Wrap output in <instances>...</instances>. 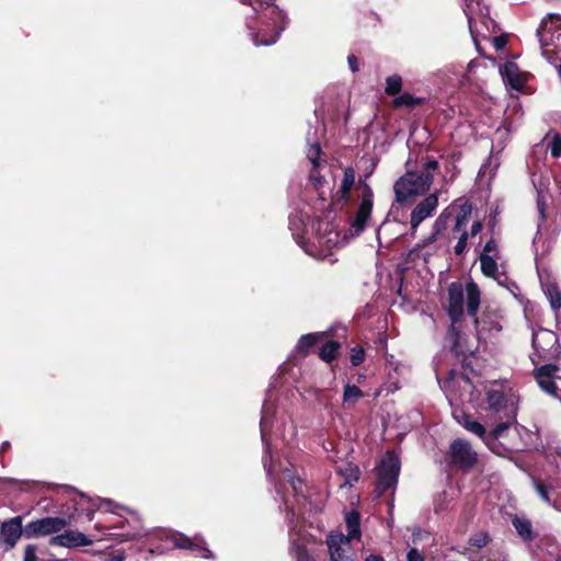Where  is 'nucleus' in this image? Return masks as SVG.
I'll return each mask as SVG.
<instances>
[{"label":"nucleus","mask_w":561,"mask_h":561,"mask_svg":"<svg viewBox=\"0 0 561 561\" xmlns=\"http://www.w3.org/2000/svg\"><path fill=\"white\" fill-rule=\"evenodd\" d=\"M470 2H472V3H474V2H476V4H479V1H476V0H466V4H467V3H470ZM471 7H473V4H471ZM471 10L473 11V8H471Z\"/></svg>","instance_id":"13d9d810"},{"label":"nucleus","mask_w":561,"mask_h":561,"mask_svg":"<svg viewBox=\"0 0 561 561\" xmlns=\"http://www.w3.org/2000/svg\"><path fill=\"white\" fill-rule=\"evenodd\" d=\"M123 560H124V559H123V557H122V556H119V554H117V556H113V557L110 559V561H123Z\"/></svg>","instance_id":"4d7b16f0"},{"label":"nucleus","mask_w":561,"mask_h":561,"mask_svg":"<svg viewBox=\"0 0 561 561\" xmlns=\"http://www.w3.org/2000/svg\"><path fill=\"white\" fill-rule=\"evenodd\" d=\"M360 516L357 512L352 511L348 512L345 516V524L347 528V535H344V538H350V540L360 539V529H359Z\"/></svg>","instance_id":"393cba45"},{"label":"nucleus","mask_w":561,"mask_h":561,"mask_svg":"<svg viewBox=\"0 0 561 561\" xmlns=\"http://www.w3.org/2000/svg\"><path fill=\"white\" fill-rule=\"evenodd\" d=\"M350 538H344L342 533H331L327 538V545L331 561H355L356 554Z\"/></svg>","instance_id":"1a4fd4ad"},{"label":"nucleus","mask_w":561,"mask_h":561,"mask_svg":"<svg viewBox=\"0 0 561 561\" xmlns=\"http://www.w3.org/2000/svg\"><path fill=\"white\" fill-rule=\"evenodd\" d=\"M478 339H485V332H499L502 325L496 316L484 314L481 320L476 319Z\"/></svg>","instance_id":"412c9836"},{"label":"nucleus","mask_w":561,"mask_h":561,"mask_svg":"<svg viewBox=\"0 0 561 561\" xmlns=\"http://www.w3.org/2000/svg\"><path fill=\"white\" fill-rule=\"evenodd\" d=\"M492 43H493V46L500 50L502 49L503 47H505V45L507 44V39L505 36L501 35V36H495L492 38Z\"/></svg>","instance_id":"c03bdc74"},{"label":"nucleus","mask_w":561,"mask_h":561,"mask_svg":"<svg viewBox=\"0 0 561 561\" xmlns=\"http://www.w3.org/2000/svg\"><path fill=\"white\" fill-rule=\"evenodd\" d=\"M347 61H348L351 70L353 72H357L358 71L357 58L354 55H351V56H348Z\"/></svg>","instance_id":"3c124183"},{"label":"nucleus","mask_w":561,"mask_h":561,"mask_svg":"<svg viewBox=\"0 0 561 561\" xmlns=\"http://www.w3.org/2000/svg\"><path fill=\"white\" fill-rule=\"evenodd\" d=\"M408 561H423V554L415 548H412L407 556Z\"/></svg>","instance_id":"37998d69"},{"label":"nucleus","mask_w":561,"mask_h":561,"mask_svg":"<svg viewBox=\"0 0 561 561\" xmlns=\"http://www.w3.org/2000/svg\"><path fill=\"white\" fill-rule=\"evenodd\" d=\"M533 347L539 358H554L559 354L558 336L550 330L539 329L533 333Z\"/></svg>","instance_id":"0eeeda50"},{"label":"nucleus","mask_w":561,"mask_h":561,"mask_svg":"<svg viewBox=\"0 0 561 561\" xmlns=\"http://www.w3.org/2000/svg\"><path fill=\"white\" fill-rule=\"evenodd\" d=\"M536 490H537L538 494L540 495V497L543 501L550 503L548 490L546 489V486L543 484L537 483L536 484Z\"/></svg>","instance_id":"49530a36"},{"label":"nucleus","mask_w":561,"mask_h":561,"mask_svg":"<svg viewBox=\"0 0 561 561\" xmlns=\"http://www.w3.org/2000/svg\"><path fill=\"white\" fill-rule=\"evenodd\" d=\"M421 101H422L421 99L414 98L413 95H411L409 93H404L393 100V105L396 107H401V106L413 107V106L420 104Z\"/></svg>","instance_id":"f704fd0d"},{"label":"nucleus","mask_w":561,"mask_h":561,"mask_svg":"<svg viewBox=\"0 0 561 561\" xmlns=\"http://www.w3.org/2000/svg\"><path fill=\"white\" fill-rule=\"evenodd\" d=\"M172 540L176 548L199 551L201 556L205 559L213 558V552L204 547L205 541L199 537L188 538L183 534H175Z\"/></svg>","instance_id":"dca6fc26"},{"label":"nucleus","mask_w":561,"mask_h":561,"mask_svg":"<svg viewBox=\"0 0 561 561\" xmlns=\"http://www.w3.org/2000/svg\"><path fill=\"white\" fill-rule=\"evenodd\" d=\"M466 295L468 314L471 317H476L480 306V289L478 285L473 282L467 283Z\"/></svg>","instance_id":"b1692460"},{"label":"nucleus","mask_w":561,"mask_h":561,"mask_svg":"<svg viewBox=\"0 0 561 561\" xmlns=\"http://www.w3.org/2000/svg\"><path fill=\"white\" fill-rule=\"evenodd\" d=\"M471 4H472V2L467 3V10H465V11L468 16V23H469V28H470L472 39L477 46V49L479 50V38L480 37L483 39L488 38V35L483 32L482 27H485L489 31V23L492 24L493 21L488 18H480L479 21L473 19Z\"/></svg>","instance_id":"a211bd4d"},{"label":"nucleus","mask_w":561,"mask_h":561,"mask_svg":"<svg viewBox=\"0 0 561 561\" xmlns=\"http://www.w3.org/2000/svg\"><path fill=\"white\" fill-rule=\"evenodd\" d=\"M513 525L520 537L525 540H530L531 537V523L524 517H514Z\"/></svg>","instance_id":"7c9ffc66"},{"label":"nucleus","mask_w":561,"mask_h":561,"mask_svg":"<svg viewBox=\"0 0 561 561\" xmlns=\"http://www.w3.org/2000/svg\"><path fill=\"white\" fill-rule=\"evenodd\" d=\"M310 181L313 184L316 190H319L322 186L323 179L317 172L312 171L310 174Z\"/></svg>","instance_id":"a18cd8bd"},{"label":"nucleus","mask_w":561,"mask_h":561,"mask_svg":"<svg viewBox=\"0 0 561 561\" xmlns=\"http://www.w3.org/2000/svg\"><path fill=\"white\" fill-rule=\"evenodd\" d=\"M263 465L267 474L270 476L272 473V459L270 446L267 444H265V456L263 458Z\"/></svg>","instance_id":"a19ab883"},{"label":"nucleus","mask_w":561,"mask_h":561,"mask_svg":"<svg viewBox=\"0 0 561 561\" xmlns=\"http://www.w3.org/2000/svg\"><path fill=\"white\" fill-rule=\"evenodd\" d=\"M482 227V222L478 220L471 225L470 232H468L466 228H463L462 231H457L458 233H460V236L458 237V241L454 248L455 254L462 255L463 253H466L468 249L469 237L473 239L481 232Z\"/></svg>","instance_id":"aec40b11"},{"label":"nucleus","mask_w":561,"mask_h":561,"mask_svg":"<svg viewBox=\"0 0 561 561\" xmlns=\"http://www.w3.org/2000/svg\"><path fill=\"white\" fill-rule=\"evenodd\" d=\"M24 561H37L36 548L34 546H27L24 553Z\"/></svg>","instance_id":"79ce46f5"},{"label":"nucleus","mask_w":561,"mask_h":561,"mask_svg":"<svg viewBox=\"0 0 561 561\" xmlns=\"http://www.w3.org/2000/svg\"><path fill=\"white\" fill-rule=\"evenodd\" d=\"M471 542L472 545L477 546V547H483L486 545L488 542V539H486V536H480L478 538H472L471 539Z\"/></svg>","instance_id":"603ef678"},{"label":"nucleus","mask_w":561,"mask_h":561,"mask_svg":"<svg viewBox=\"0 0 561 561\" xmlns=\"http://www.w3.org/2000/svg\"><path fill=\"white\" fill-rule=\"evenodd\" d=\"M399 471V458L393 453H387L377 467V488L380 493L397 484Z\"/></svg>","instance_id":"423d86ee"},{"label":"nucleus","mask_w":561,"mask_h":561,"mask_svg":"<svg viewBox=\"0 0 561 561\" xmlns=\"http://www.w3.org/2000/svg\"><path fill=\"white\" fill-rule=\"evenodd\" d=\"M543 290L551 308L558 311L561 308V291L559 287L556 284H546Z\"/></svg>","instance_id":"c756f323"},{"label":"nucleus","mask_w":561,"mask_h":561,"mask_svg":"<svg viewBox=\"0 0 561 561\" xmlns=\"http://www.w3.org/2000/svg\"><path fill=\"white\" fill-rule=\"evenodd\" d=\"M386 93L389 95H397L402 88V79L398 75H392L386 80Z\"/></svg>","instance_id":"72a5a7b5"},{"label":"nucleus","mask_w":561,"mask_h":561,"mask_svg":"<svg viewBox=\"0 0 561 561\" xmlns=\"http://www.w3.org/2000/svg\"><path fill=\"white\" fill-rule=\"evenodd\" d=\"M465 290L461 283H451L448 287L447 312L451 320V327L448 331V337L453 341V348L457 353H465L460 345V333L456 323L463 314Z\"/></svg>","instance_id":"39448f33"},{"label":"nucleus","mask_w":561,"mask_h":561,"mask_svg":"<svg viewBox=\"0 0 561 561\" xmlns=\"http://www.w3.org/2000/svg\"><path fill=\"white\" fill-rule=\"evenodd\" d=\"M479 65V62L477 60H471L468 66H467V75H466V80H470V78L468 77L469 73H471L474 68Z\"/></svg>","instance_id":"5fc2aeb1"},{"label":"nucleus","mask_w":561,"mask_h":561,"mask_svg":"<svg viewBox=\"0 0 561 561\" xmlns=\"http://www.w3.org/2000/svg\"><path fill=\"white\" fill-rule=\"evenodd\" d=\"M471 213H472V206H471V204H469L467 202L460 204L457 207L456 222L454 226V231H462L463 228H467Z\"/></svg>","instance_id":"bb28decb"},{"label":"nucleus","mask_w":561,"mask_h":561,"mask_svg":"<svg viewBox=\"0 0 561 561\" xmlns=\"http://www.w3.org/2000/svg\"><path fill=\"white\" fill-rule=\"evenodd\" d=\"M373 209V192L370 187L365 186L364 193L362 196V202L357 209L356 216L352 222L353 228L356 232H359L364 229Z\"/></svg>","instance_id":"4468645a"},{"label":"nucleus","mask_w":561,"mask_h":561,"mask_svg":"<svg viewBox=\"0 0 561 561\" xmlns=\"http://www.w3.org/2000/svg\"><path fill=\"white\" fill-rule=\"evenodd\" d=\"M365 561H385V559L377 554H370L365 559Z\"/></svg>","instance_id":"6e6d98bb"},{"label":"nucleus","mask_w":561,"mask_h":561,"mask_svg":"<svg viewBox=\"0 0 561 561\" xmlns=\"http://www.w3.org/2000/svg\"><path fill=\"white\" fill-rule=\"evenodd\" d=\"M363 391L355 385H346L343 393V401L347 405H354L360 398H363Z\"/></svg>","instance_id":"2f4dec72"},{"label":"nucleus","mask_w":561,"mask_h":561,"mask_svg":"<svg viewBox=\"0 0 561 561\" xmlns=\"http://www.w3.org/2000/svg\"><path fill=\"white\" fill-rule=\"evenodd\" d=\"M322 339H323V334L322 333L306 334V335L300 337L296 348H297L298 352H300L304 355H306L309 352V350L313 345H316Z\"/></svg>","instance_id":"c85d7f7f"},{"label":"nucleus","mask_w":561,"mask_h":561,"mask_svg":"<svg viewBox=\"0 0 561 561\" xmlns=\"http://www.w3.org/2000/svg\"><path fill=\"white\" fill-rule=\"evenodd\" d=\"M347 470L350 471L347 482L351 483L352 481H357L358 480V469L356 467L350 466Z\"/></svg>","instance_id":"8fccbe9b"},{"label":"nucleus","mask_w":561,"mask_h":561,"mask_svg":"<svg viewBox=\"0 0 561 561\" xmlns=\"http://www.w3.org/2000/svg\"><path fill=\"white\" fill-rule=\"evenodd\" d=\"M481 253H486V254H490L493 256H497V243L495 242V240H493V239L489 240L485 243L483 251Z\"/></svg>","instance_id":"58836bf2"},{"label":"nucleus","mask_w":561,"mask_h":561,"mask_svg":"<svg viewBox=\"0 0 561 561\" xmlns=\"http://www.w3.org/2000/svg\"><path fill=\"white\" fill-rule=\"evenodd\" d=\"M319 156H320V146L319 144H312L310 145L307 157L310 160V162L313 164L314 168L319 165Z\"/></svg>","instance_id":"e433bc0d"},{"label":"nucleus","mask_w":561,"mask_h":561,"mask_svg":"<svg viewBox=\"0 0 561 561\" xmlns=\"http://www.w3.org/2000/svg\"><path fill=\"white\" fill-rule=\"evenodd\" d=\"M499 256H493L486 253L480 254V265L482 273L488 277L496 278Z\"/></svg>","instance_id":"cd10ccee"},{"label":"nucleus","mask_w":561,"mask_h":561,"mask_svg":"<svg viewBox=\"0 0 561 561\" xmlns=\"http://www.w3.org/2000/svg\"><path fill=\"white\" fill-rule=\"evenodd\" d=\"M438 206V196L436 193L427 195L412 210L410 216V225L412 234L415 233L417 227L426 218H430Z\"/></svg>","instance_id":"9b49d317"},{"label":"nucleus","mask_w":561,"mask_h":561,"mask_svg":"<svg viewBox=\"0 0 561 561\" xmlns=\"http://www.w3.org/2000/svg\"><path fill=\"white\" fill-rule=\"evenodd\" d=\"M68 526V522L61 517H45L27 524L24 527V537L34 538L57 534Z\"/></svg>","instance_id":"6e6552de"},{"label":"nucleus","mask_w":561,"mask_h":561,"mask_svg":"<svg viewBox=\"0 0 561 561\" xmlns=\"http://www.w3.org/2000/svg\"><path fill=\"white\" fill-rule=\"evenodd\" d=\"M49 543L65 548H78L90 546L92 540L84 534L77 530H66L65 533L50 538Z\"/></svg>","instance_id":"ddd939ff"},{"label":"nucleus","mask_w":561,"mask_h":561,"mask_svg":"<svg viewBox=\"0 0 561 561\" xmlns=\"http://www.w3.org/2000/svg\"><path fill=\"white\" fill-rule=\"evenodd\" d=\"M299 561H302V558H304V552L299 550Z\"/></svg>","instance_id":"bf43d9fd"},{"label":"nucleus","mask_w":561,"mask_h":561,"mask_svg":"<svg viewBox=\"0 0 561 561\" xmlns=\"http://www.w3.org/2000/svg\"><path fill=\"white\" fill-rule=\"evenodd\" d=\"M355 183V171L352 168L344 170L343 179L340 185L337 195L340 199L347 202L350 199V192Z\"/></svg>","instance_id":"a878e982"},{"label":"nucleus","mask_w":561,"mask_h":561,"mask_svg":"<svg viewBox=\"0 0 561 561\" xmlns=\"http://www.w3.org/2000/svg\"><path fill=\"white\" fill-rule=\"evenodd\" d=\"M21 536H24L21 517H14L2 524L1 538L10 548L14 547Z\"/></svg>","instance_id":"f3484780"},{"label":"nucleus","mask_w":561,"mask_h":561,"mask_svg":"<svg viewBox=\"0 0 561 561\" xmlns=\"http://www.w3.org/2000/svg\"><path fill=\"white\" fill-rule=\"evenodd\" d=\"M339 348H340V344L337 342H333V341L328 342L322 346L319 356L322 360L329 363L335 358Z\"/></svg>","instance_id":"473e14b6"},{"label":"nucleus","mask_w":561,"mask_h":561,"mask_svg":"<svg viewBox=\"0 0 561 561\" xmlns=\"http://www.w3.org/2000/svg\"><path fill=\"white\" fill-rule=\"evenodd\" d=\"M500 72L504 81L513 89L519 90L525 83L524 75L519 71L517 65L513 61H507L500 68Z\"/></svg>","instance_id":"6ab92c4d"},{"label":"nucleus","mask_w":561,"mask_h":561,"mask_svg":"<svg viewBox=\"0 0 561 561\" xmlns=\"http://www.w3.org/2000/svg\"><path fill=\"white\" fill-rule=\"evenodd\" d=\"M283 479L288 480V482L291 484L295 492L298 491V484H301V481L299 479L295 480L288 472V470L284 471Z\"/></svg>","instance_id":"de8ad7c7"},{"label":"nucleus","mask_w":561,"mask_h":561,"mask_svg":"<svg viewBox=\"0 0 561 561\" xmlns=\"http://www.w3.org/2000/svg\"><path fill=\"white\" fill-rule=\"evenodd\" d=\"M260 425H261L262 440L265 443L266 428L268 426V415H267V409L266 408H264V410H263Z\"/></svg>","instance_id":"ea45409f"},{"label":"nucleus","mask_w":561,"mask_h":561,"mask_svg":"<svg viewBox=\"0 0 561 561\" xmlns=\"http://www.w3.org/2000/svg\"><path fill=\"white\" fill-rule=\"evenodd\" d=\"M559 75H560V77H561V66L559 67Z\"/></svg>","instance_id":"052dcab7"},{"label":"nucleus","mask_w":561,"mask_h":561,"mask_svg":"<svg viewBox=\"0 0 561 561\" xmlns=\"http://www.w3.org/2000/svg\"><path fill=\"white\" fill-rule=\"evenodd\" d=\"M263 16L265 20L262 21V26L253 34V42L257 46L274 44L288 23L287 15L274 5H268Z\"/></svg>","instance_id":"20e7f679"},{"label":"nucleus","mask_w":561,"mask_h":561,"mask_svg":"<svg viewBox=\"0 0 561 561\" xmlns=\"http://www.w3.org/2000/svg\"><path fill=\"white\" fill-rule=\"evenodd\" d=\"M558 367L552 364L543 365L534 371L535 379L542 391L559 397L561 377L557 376Z\"/></svg>","instance_id":"9d476101"},{"label":"nucleus","mask_w":561,"mask_h":561,"mask_svg":"<svg viewBox=\"0 0 561 561\" xmlns=\"http://www.w3.org/2000/svg\"><path fill=\"white\" fill-rule=\"evenodd\" d=\"M337 243V234L329 232L327 236L318 237V245L310 244L306 248V252L318 259L323 260L331 254L332 247Z\"/></svg>","instance_id":"2eb2a0df"},{"label":"nucleus","mask_w":561,"mask_h":561,"mask_svg":"<svg viewBox=\"0 0 561 561\" xmlns=\"http://www.w3.org/2000/svg\"><path fill=\"white\" fill-rule=\"evenodd\" d=\"M561 26V16L549 14L542 20L538 30V36L541 45L542 55L550 62L559 59L561 54V33L558 28Z\"/></svg>","instance_id":"7ed1b4c3"},{"label":"nucleus","mask_w":561,"mask_h":561,"mask_svg":"<svg viewBox=\"0 0 561 561\" xmlns=\"http://www.w3.org/2000/svg\"><path fill=\"white\" fill-rule=\"evenodd\" d=\"M542 198H543V196L541 195V193H539L538 201H537L538 211H539L540 216L543 218L545 217V203H543Z\"/></svg>","instance_id":"864d4df0"},{"label":"nucleus","mask_w":561,"mask_h":561,"mask_svg":"<svg viewBox=\"0 0 561 561\" xmlns=\"http://www.w3.org/2000/svg\"><path fill=\"white\" fill-rule=\"evenodd\" d=\"M548 147L551 151V156L553 158L561 157V136L559 134L553 135L551 140L548 144Z\"/></svg>","instance_id":"c9c22d12"},{"label":"nucleus","mask_w":561,"mask_h":561,"mask_svg":"<svg viewBox=\"0 0 561 561\" xmlns=\"http://www.w3.org/2000/svg\"><path fill=\"white\" fill-rule=\"evenodd\" d=\"M455 209V206L453 207H448L447 209H445L438 217L437 219L435 220L434 222V229L435 231L426 239L424 240L423 243H419L416 244V247L412 250V253L413 252H416L420 248H423L424 245L428 244V243H433L436 238H437V234L438 232L445 228L446 224H447V220L449 218V216L451 215V211Z\"/></svg>","instance_id":"5701e85b"},{"label":"nucleus","mask_w":561,"mask_h":561,"mask_svg":"<svg viewBox=\"0 0 561 561\" xmlns=\"http://www.w3.org/2000/svg\"><path fill=\"white\" fill-rule=\"evenodd\" d=\"M508 424L507 423H501L493 430V437L500 438L502 437L503 433L507 430Z\"/></svg>","instance_id":"09e8293b"},{"label":"nucleus","mask_w":561,"mask_h":561,"mask_svg":"<svg viewBox=\"0 0 561 561\" xmlns=\"http://www.w3.org/2000/svg\"><path fill=\"white\" fill-rule=\"evenodd\" d=\"M519 397L507 383L494 382L486 390V409L493 413H502L507 420H514L518 409Z\"/></svg>","instance_id":"f03ea898"},{"label":"nucleus","mask_w":561,"mask_h":561,"mask_svg":"<svg viewBox=\"0 0 561 561\" xmlns=\"http://www.w3.org/2000/svg\"><path fill=\"white\" fill-rule=\"evenodd\" d=\"M365 359V351L362 347H354L351 354V363L353 366L360 365Z\"/></svg>","instance_id":"4c0bfd02"},{"label":"nucleus","mask_w":561,"mask_h":561,"mask_svg":"<svg viewBox=\"0 0 561 561\" xmlns=\"http://www.w3.org/2000/svg\"><path fill=\"white\" fill-rule=\"evenodd\" d=\"M438 168L436 160L425 162L420 172H407L393 185L396 201L403 204L419 195L425 194L434 180V173Z\"/></svg>","instance_id":"f257e3e1"},{"label":"nucleus","mask_w":561,"mask_h":561,"mask_svg":"<svg viewBox=\"0 0 561 561\" xmlns=\"http://www.w3.org/2000/svg\"><path fill=\"white\" fill-rule=\"evenodd\" d=\"M453 461L462 467L470 468L477 461V454L472 450L470 444L463 439H456L451 444Z\"/></svg>","instance_id":"f8f14e48"},{"label":"nucleus","mask_w":561,"mask_h":561,"mask_svg":"<svg viewBox=\"0 0 561 561\" xmlns=\"http://www.w3.org/2000/svg\"><path fill=\"white\" fill-rule=\"evenodd\" d=\"M454 417L457 420V422L462 425L467 431L476 434L482 439H485V428L484 426L479 423L478 421L473 420L470 415L460 412L454 413Z\"/></svg>","instance_id":"4be33fe9"}]
</instances>
